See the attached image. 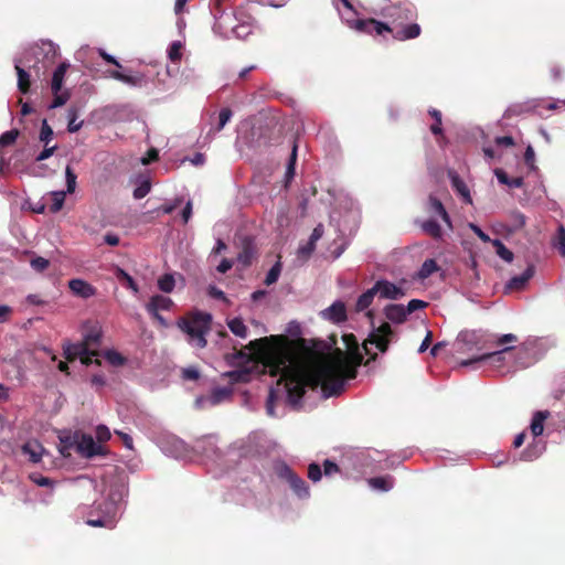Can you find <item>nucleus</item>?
Masks as SVG:
<instances>
[{"mask_svg": "<svg viewBox=\"0 0 565 565\" xmlns=\"http://www.w3.org/2000/svg\"><path fill=\"white\" fill-rule=\"evenodd\" d=\"M77 452L85 458L104 455V448L90 435L82 434L76 443Z\"/></svg>", "mask_w": 565, "mask_h": 565, "instance_id": "obj_7", "label": "nucleus"}, {"mask_svg": "<svg viewBox=\"0 0 565 565\" xmlns=\"http://www.w3.org/2000/svg\"><path fill=\"white\" fill-rule=\"evenodd\" d=\"M121 491H110L108 499L99 503L96 509L100 513L97 519H87L86 523L94 527H113L118 513V502L121 500Z\"/></svg>", "mask_w": 565, "mask_h": 565, "instance_id": "obj_3", "label": "nucleus"}, {"mask_svg": "<svg viewBox=\"0 0 565 565\" xmlns=\"http://www.w3.org/2000/svg\"><path fill=\"white\" fill-rule=\"evenodd\" d=\"M68 287L73 294L86 299L96 294L95 287L82 279H71Z\"/></svg>", "mask_w": 565, "mask_h": 565, "instance_id": "obj_14", "label": "nucleus"}, {"mask_svg": "<svg viewBox=\"0 0 565 565\" xmlns=\"http://www.w3.org/2000/svg\"><path fill=\"white\" fill-rule=\"evenodd\" d=\"M178 328L188 335L190 344L198 349L207 345L206 335L212 329V316L207 312L191 311L177 322Z\"/></svg>", "mask_w": 565, "mask_h": 565, "instance_id": "obj_2", "label": "nucleus"}, {"mask_svg": "<svg viewBox=\"0 0 565 565\" xmlns=\"http://www.w3.org/2000/svg\"><path fill=\"white\" fill-rule=\"evenodd\" d=\"M38 51L43 53L44 57L50 61L54 62V58L57 54L56 47L53 42L51 41H42L40 44L35 46Z\"/></svg>", "mask_w": 565, "mask_h": 565, "instance_id": "obj_32", "label": "nucleus"}, {"mask_svg": "<svg viewBox=\"0 0 565 565\" xmlns=\"http://www.w3.org/2000/svg\"><path fill=\"white\" fill-rule=\"evenodd\" d=\"M427 204H428V212L440 216L441 220L451 230L452 223H451L450 216H449L448 212L446 211L441 201L434 195H429Z\"/></svg>", "mask_w": 565, "mask_h": 565, "instance_id": "obj_15", "label": "nucleus"}, {"mask_svg": "<svg viewBox=\"0 0 565 565\" xmlns=\"http://www.w3.org/2000/svg\"><path fill=\"white\" fill-rule=\"evenodd\" d=\"M428 306V302L420 299H412L407 306L405 307V312L408 315L413 313L416 310L424 309Z\"/></svg>", "mask_w": 565, "mask_h": 565, "instance_id": "obj_53", "label": "nucleus"}, {"mask_svg": "<svg viewBox=\"0 0 565 565\" xmlns=\"http://www.w3.org/2000/svg\"><path fill=\"white\" fill-rule=\"evenodd\" d=\"M174 278L171 274H164L158 279V287L163 292H171L174 289Z\"/></svg>", "mask_w": 565, "mask_h": 565, "instance_id": "obj_38", "label": "nucleus"}, {"mask_svg": "<svg viewBox=\"0 0 565 565\" xmlns=\"http://www.w3.org/2000/svg\"><path fill=\"white\" fill-rule=\"evenodd\" d=\"M96 436L99 443L107 441L110 438V431L106 426H98L96 429Z\"/></svg>", "mask_w": 565, "mask_h": 565, "instance_id": "obj_63", "label": "nucleus"}, {"mask_svg": "<svg viewBox=\"0 0 565 565\" xmlns=\"http://www.w3.org/2000/svg\"><path fill=\"white\" fill-rule=\"evenodd\" d=\"M429 115L435 119L434 124L430 126V131L435 135H441L443 134V127H441V113L438 109H430Z\"/></svg>", "mask_w": 565, "mask_h": 565, "instance_id": "obj_42", "label": "nucleus"}, {"mask_svg": "<svg viewBox=\"0 0 565 565\" xmlns=\"http://www.w3.org/2000/svg\"><path fill=\"white\" fill-rule=\"evenodd\" d=\"M70 64L67 62H62L54 71L51 83L53 94H56L61 90L65 74Z\"/></svg>", "mask_w": 565, "mask_h": 565, "instance_id": "obj_23", "label": "nucleus"}, {"mask_svg": "<svg viewBox=\"0 0 565 565\" xmlns=\"http://www.w3.org/2000/svg\"><path fill=\"white\" fill-rule=\"evenodd\" d=\"M42 446L36 441H28L23 445L22 451L30 456V460L34 463L42 458Z\"/></svg>", "mask_w": 565, "mask_h": 565, "instance_id": "obj_29", "label": "nucleus"}, {"mask_svg": "<svg viewBox=\"0 0 565 565\" xmlns=\"http://www.w3.org/2000/svg\"><path fill=\"white\" fill-rule=\"evenodd\" d=\"M277 476L282 480H286L299 498H307L309 495L308 484L289 466L285 463L279 466L277 469Z\"/></svg>", "mask_w": 565, "mask_h": 565, "instance_id": "obj_6", "label": "nucleus"}, {"mask_svg": "<svg viewBox=\"0 0 565 565\" xmlns=\"http://www.w3.org/2000/svg\"><path fill=\"white\" fill-rule=\"evenodd\" d=\"M322 316L334 323L344 322L347 320L345 305L342 301H335L322 311Z\"/></svg>", "mask_w": 565, "mask_h": 565, "instance_id": "obj_12", "label": "nucleus"}, {"mask_svg": "<svg viewBox=\"0 0 565 565\" xmlns=\"http://www.w3.org/2000/svg\"><path fill=\"white\" fill-rule=\"evenodd\" d=\"M296 160H297V145H294L291 153H290L289 162L287 166V171H286L287 179H291L295 175Z\"/></svg>", "mask_w": 565, "mask_h": 565, "instance_id": "obj_52", "label": "nucleus"}, {"mask_svg": "<svg viewBox=\"0 0 565 565\" xmlns=\"http://www.w3.org/2000/svg\"><path fill=\"white\" fill-rule=\"evenodd\" d=\"M534 274L533 266H529L521 275L512 277L507 287L510 289H522Z\"/></svg>", "mask_w": 565, "mask_h": 565, "instance_id": "obj_25", "label": "nucleus"}, {"mask_svg": "<svg viewBox=\"0 0 565 565\" xmlns=\"http://www.w3.org/2000/svg\"><path fill=\"white\" fill-rule=\"evenodd\" d=\"M343 342L348 354L340 349H335L313 371L294 367L291 352L286 347L267 349L264 353V365L271 375L280 374L277 385L284 384L287 399L294 406L300 403L307 387L312 390L321 387L326 398L338 396L344 390L345 380L355 379L356 367L363 360L354 334H344Z\"/></svg>", "mask_w": 565, "mask_h": 565, "instance_id": "obj_1", "label": "nucleus"}, {"mask_svg": "<svg viewBox=\"0 0 565 565\" xmlns=\"http://www.w3.org/2000/svg\"><path fill=\"white\" fill-rule=\"evenodd\" d=\"M56 149H57V146H52V147H49V145L45 146L44 149L36 156L35 160L36 161L46 160L55 152Z\"/></svg>", "mask_w": 565, "mask_h": 565, "instance_id": "obj_61", "label": "nucleus"}, {"mask_svg": "<svg viewBox=\"0 0 565 565\" xmlns=\"http://www.w3.org/2000/svg\"><path fill=\"white\" fill-rule=\"evenodd\" d=\"M280 273H281V263H280V259H278L273 265V267L269 269V271L267 273L266 278H265V284L267 286L275 284L278 280Z\"/></svg>", "mask_w": 565, "mask_h": 565, "instance_id": "obj_39", "label": "nucleus"}, {"mask_svg": "<svg viewBox=\"0 0 565 565\" xmlns=\"http://www.w3.org/2000/svg\"><path fill=\"white\" fill-rule=\"evenodd\" d=\"M172 305L173 302L170 298L161 295H156L150 298L146 308L149 313H156L159 312V310H169Z\"/></svg>", "mask_w": 565, "mask_h": 565, "instance_id": "obj_19", "label": "nucleus"}, {"mask_svg": "<svg viewBox=\"0 0 565 565\" xmlns=\"http://www.w3.org/2000/svg\"><path fill=\"white\" fill-rule=\"evenodd\" d=\"M551 416L548 411H537L533 414L530 425L531 434L533 437H539L544 431V422Z\"/></svg>", "mask_w": 565, "mask_h": 565, "instance_id": "obj_18", "label": "nucleus"}, {"mask_svg": "<svg viewBox=\"0 0 565 565\" xmlns=\"http://www.w3.org/2000/svg\"><path fill=\"white\" fill-rule=\"evenodd\" d=\"M277 398H278L277 390L270 388L268 397H267V402H266V411L269 416L275 415V405H276Z\"/></svg>", "mask_w": 565, "mask_h": 565, "instance_id": "obj_49", "label": "nucleus"}, {"mask_svg": "<svg viewBox=\"0 0 565 565\" xmlns=\"http://www.w3.org/2000/svg\"><path fill=\"white\" fill-rule=\"evenodd\" d=\"M323 233H324V227L323 225L320 223L318 224L311 235H310V238H309V242H311L312 244L316 245V243L323 236Z\"/></svg>", "mask_w": 565, "mask_h": 565, "instance_id": "obj_62", "label": "nucleus"}, {"mask_svg": "<svg viewBox=\"0 0 565 565\" xmlns=\"http://www.w3.org/2000/svg\"><path fill=\"white\" fill-rule=\"evenodd\" d=\"M54 132L51 126L47 124L46 119L42 120V126L40 130L39 139L40 141L44 142L45 146L50 143V141L53 139Z\"/></svg>", "mask_w": 565, "mask_h": 565, "instance_id": "obj_41", "label": "nucleus"}, {"mask_svg": "<svg viewBox=\"0 0 565 565\" xmlns=\"http://www.w3.org/2000/svg\"><path fill=\"white\" fill-rule=\"evenodd\" d=\"M439 270V266L437 265L436 260L433 258L426 259L418 273V276L420 279H426L429 276H431L434 273Z\"/></svg>", "mask_w": 565, "mask_h": 565, "instance_id": "obj_34", "label": "nucleus"}, {"mask_svg": "<svg viewBox=\"0 0 565 565\" xmlns=\"http://www.w3.org/2000/svg\"><path fill=\"white\" fill-rule=\"evenodd\" d=\"M512 348H504L500 351H495V352H491V353H486V354H482V355H479V356H475L472 359H468V360H462L460 362V365L461 366H469L473 363H478V362H482V361H486V360H491L493 363H501L503 360H504V354L507 352H509Z\"/></svg>", "mask_w": 565, "mask_h": 565, "instance_id": "obj_13", "label": "nucleus"}, {"mask_svg": "<svg viewBox=\"0 0 565 565\" xmlns=\"http://www.w3.org/2000/svg\"><path fill=\"white\" fill-rule=\"evenodd\" d=\"M52 195V204L50 206V211L52 213H57L64 205L66 192L65 191H54L51 193Z\"/></svg>", "mask_w": 565, "mask_h": 565, "instance_id": "obj_37", "label": "nucleus"}, {"mask_svg": "<svg viewBox=\"0 0 565 565\" xmlns=\"http://www.w3.org/2000/svg\"><path fill=\"white\" fill-rule=\"evenodd\" d=\"M458 341L470 348L479 343V335L476 331H463L459 333Z\"/></svg>", "mask_w": 565, "mask_h": 565, "instance_id": "obj_40", "label": "nucleus"}, {"mask_svg": "<svg viewBox=\"0 0 565 565\" xmlns=\"http://www.w3.org/2000/svg\"><path fill=\"white\" fill-rule=\"evenodd\" d=\"M68 98H70V95L67 93L54 94V99L51 104V108H56V107L63 106L67 102Z\"/></svg>", "mask_w": 565, "mask_h": 565, "instance_id": "obj_60", "label": "nucleus"}, {"mask_svg": "<svg viewBox=\"0 0 565 565\" xmlns=\"http://www.w3.org/2000/svg\"><path fill=\"white\" fill-rule=\"evenodd\" d=\"M232 333L236 337L245 339L247 337V328L241 318H234L227 322Z\"/></svg>", "mask_w": 565, "mask_h": 565, "instance_id": "obj_33", "label": "nucleus"}, {"mask_svg": "<svg viewBox=\"0 0 565 565\" xmlns=\"http://www.w3.org/2000/svg\"><path fill=\"white\" fill-rule=\"evenodd\" d=\"M30 265L35 271L42 273L49 268L50 262L44 257L36 256L31 259Z\"/></svg>", "mask_w": 565, "mask_h": 565, "instance_id": "obj_48", "label": "nucleus"}, {"mask_svg": "<svg viewBox=\"0 0 565 565\" xmlns=\"http://www.w3.org/2000/svg\"><path fill=\"white\" fill-rule=\"evenodd\" d=\"M93 356H98V351L96 349H88V348H86V353L81 355L79 360H81V362L84 365H89L92 363L100 365L102 364L100 360L99 359H95L93 361V359H92Z\"/></svg>", "mask_w": 565, "mask_h": 565, "instance_id": "obj_46", "label": "nucleus"}, {"mask_svg": "<svg viewBox=\"0 0 565 565\" xmlns=\"http://www.w3.org/2000/svg\"><path fill=\"white\" fill-rule=\"evenodd\" d=\"M494 174L498 181L502 184H505L510 188H521L523 185V178H509L505 171L502 169H495Z\"/></svg>", "mask_w": 565, "mask_h": 565, "instance_id": "obj_30", "label": "nucleus"}, {"mask_svg": "<svg viewBox=\"0 0 565 565\" xmlns=\"http://www.w3.org/2000/svg\"><path fill=\"white\" fill-rule=\"evenodd\" d=\"M233 394V388L231 386L225 387H216L213 388L211 394L207 396H202L196 399L198 403H207L210 406H215L221 404L224 401L231 398Z\"/></svg>", "mask_w": 565, "mask_h": 565, "instance_id": "obj_10", "label": "nucleus"}, {"mask_svg": "<svg viewBox=\"0 0 565 565\" xmlns=\"http://www.w3.org/2000/svg\"><path fill=\"white\" fill-rule=\"evenodd\" d=\"M469 227L473 231V233L484 243L491 242V238L488 234H486L478 225L470 223Z\"/></svg>", "mask_w": 565, "mask_h": 565, "instance_id": "obj_64", "label": "nucleus"}, {"mask_svg": "<svg viewBox=\"0 0 565 565\" xmlns=\"http://www.w3.org/2000/svg\"><path fill=\"white\" fill-rule=\"evenodd\" d=\"M369 486L379 491H390L394 486V478L390 475L382 477H373L367 480Z\"/></svg>", "mask_w": 565, "mask_h": 565, "instance_id": "obj_24", "label": "nucleus"}, {"mask_svg": "<svg viewBox=\"0 0 565 565\" xmlns=\"http://www.w3.org/2000/svg\"><path fill=\"white\" fill-rule=\"evenodd\" d=\"M257 248L252 237L245 236L242 239V249L237 255V262L244 267L252 265L253 259L256 257Z\"/></svg>", "mask_w": 565, "mask_h": 565, "instance_id": "obj_9", "label": "nucleus"}, {"mask_svg": "<svg viewBox=\"0 0 565 565\" xmlns=\"http://www.w3.org/2000/svg\"><path fill=\"white\" fill-rule=\"evenodd\" d=\"M377 295V291L375 289V286H373L372 288L367 289L365 292H363L359 298H358V301L355 303V310L358 312H361V311H364L365 309H367L373 300H374V297Z\"/></svg>", "mask_w": 565, "mask_h": 565, "instance_id": "obj_28", "label": "nucleus"}, {"mask_svg": "<svg viewBox=\"0 0 565 565\" xmlns=\"http://www.w3.org/2000/svg\"><path fill=\"white\" fill-rule=\"evenodd\" d=\"M200 377V372L195 367H186L182 370V379L186 381H196Z\"/></svg>", "mask_w": 565, "mask_h": 565, "instance_id": "obj_59", "label": "nucleus"}, {"mask_svg": "<svg viewBox=\"0 0 565 565\" xmlns=\"http://www.w3.org/2000/svg\"><path fill=\"white\" fill-rule=\"evenodd\" d=\"M375 289L380 298L397 300L404 297L405 292L401 287H397L395 284L388 280H377L375 284Z\"/></svg>", "mask_w": 565, "mask_h": 565, "instance_id": "obj_8", "label": "nucleus"}, {"mask_svg": "<svg viewBox=\"0 0 565 565\" xmlns=\"http://www.w3.org/2000/svg\"><path fill=\"white\" fill-rule=\"evenodd\" d=\"M315 249L316 245L308 241L306 245L298 248V256L307 259L315 252Z\"/></svg>", "mask_w": 565, "mask_h": 565, "instance_id": "obj_58", "label": "nucleus"}, {"mask_svg": "<svg viewBox=\"0 0 565 565\" xmlns=\"http://www.w3.org/2000/svg\"><path fill=\"white\" fill-rule=\"evenodd\" d=\"M108 74H109V77H111L116 81H119L121 83H125L127 85H130V86H141L142 82H143V76L141 74L128 75V74H124L117 70L109 71Z\"/></svg>", "mask_w": 565, "mask_h": 565, "instance_id": "obj_22", "label": "nucleus"}, {"mask_svg": "<svg viewBox=\"0 0 565 565\" xmlns=\"http://www.w3.org/2000/svg\"><path fill=\"white\" fill-rule=\"evenodd\" d=\"M21 60H15L14 68L18 75V88L22 94H28L31 86L30 74L21 67Z\"/></svg>", "mask_w": 565, "mask_h": 565, "instance_id": "obj_21", "label": "nucleus"}, {"mask_svg": "<svg viewBox=\"0 0 565 565\" xmlns=\"http://www.w3.org/2000/svg\"><path fill=\"white\" fill-rule=\"evenodd\" d=\"M227 376L233 383L247 382L250 373L248 371H232L227 373Z\"/></svg>", "mask_w": 565, "mask_h": 565, "instance_id": "obj_51", "label": "nucleus"}, {"mask_svg": "<svg viewBox=\"0 0 565 565\" xmlns=\"http://www.w3.org/2000/svg\"><path fill=\"white\" fill-rule=\"evenodd\" d=\"M105 358L110 364L115 366L124 365L126 362V359L120 353L114 350H108L105 353Z\"/></svg>", "mask_w": 565, "mask_h": 565, "instance_id": "obj_47", "label": "nucleus"}, {"mask_svg": "<svg viewBox=\"0 0 565 565\" xmlns=\"http://www.w3.org/2000/svg\"><path fill=\"white\" fill-rule=\"evenodd\" d=\"M18 137H19L18 129H11V130L3 132L0 136V147H7V146L13 145Z\"/></svg>", "mask_w": 565, "mask_h": 565, "instance_id": "obj_45", "label": "nucleus"}, {"mask_svg": "<svg viewBox=\"0 0 565 565\" xmlns=\"http://www.w3.org/2000/svg\"><path fill=\"white\" fill-rule=\"evenodd\" d=\"M151 190V185L149 181H143L139 186H137L134 190V198L135 199H142L145 198Z\"/></svg>", "mask_w": 565, "mask_h": 565, "instance_id": "obj_55", "label": "nucleus"}, {"mask_svg": "<svg viewBox=\"0 0 565 565\" xmlns=\"http://www.w3.org/2000/svg\"><path fill=\"white\" fill-rule=\"evenodd\" d=\"M448 177L451 182V186L456 190V192L462 196L466 203L471 204L472 199L470 196V192L463 180L458 175L455 170H448Z\"/></svg>", "mask_w": 565, "mask_h": 565, "instance_id": "obj_16", "label": "nucleus"}, {"mask_svg": "<svg viewBox=\"0 0 565 565\" xmlns=\"http://www.w3.org/2000/svg\"><path fill=\"white\" fill-rule=\"evenodd\" d=\"M420 33V25L417 23H411L393 29L392 38L396 41H406L418 38Z\"/></svg>", "mask_w": 565, "mask_h": 565, "instance_id": "obj_11", "label": "nucleus"}, {"mask_svg": "<svg viewBox=\"0 0 565 565\" xmlns=\"http://www.w3.org/2000/svg\"><path fill=\"white\" fill-rule=\"evenodd\" d=\"M86 353L85 344L81 342L78 343H67L64 345V355L65 359L70 362L79 359L81 355Z\"/></svg>", "mask_w": 565, "mask_h": 565, "instance_id": "obj_27", "label": "nucleus"}, {"mask_svg": "<svg viewBox=\"0 0 565 565\" xmlns=\"http://www.w3.org/2000/svg\"><path fill=\"white\" fill-rule=\"evenodd\" d=\"M385 317L394 323H403L407 319L405 307L403 305L391 303L384 308Z\"/></svg>", "mask_w": 565, "mask_h": 565, "instance_id": "obj_17", "label": "nucleus"}, {"mask_svg": "<svg viewBox=\"0 0 565 565\" xmlns=\"http://www.w3.org/2000/svg\"><path fill=\"white\" fill-rule=\"evenodd\" d=\"M492 245L495 248L498 256H500L503 260L511 263L513 260V253L507 248V246L498 238L492 239Z\"/></svg>", "mask_w": 565, "mask_h": 565, "instance_id": "obj_35", "label": "nucleus"}, {"mask_svg": "<svg viewBox=\"0 0 565 565\" xmlns=\"http://www.w3.org/2000/svg\"><path fill=\"white\" fill-rule=\"evenodd\" d=\"M181 49H182V44L179 41L173 42L170 45L169 51H168V56L172 62H179L181 60V56H182Z\"/></svg>", "mask_w": 565, "mask_h": 565, "instance_id": "obj_50", "label": "nucleus"}, {"mask_svg": "<svg viewBox=\"0 0 565 565\" xmlns=\"http://www.w3.org/2000/svg\"><path fill=\"white\" fill-rule=\"evenodd\" d=\"M232 116H233V113L228 107L222 108L218 114V122H217L216 127L214 128V130L216 132H220L224 128V126L230 121Z\"/></svg>", "mask_w": 565, "mask_h": 565, "instance_id": "obj_44", "label": "nucleus"}, {"mask_svg": "<svg viewBox=\"0 0 565 565\" xmlns=\"http://www.w3.org/2000/svg\"><path fill=\"white\" fill-rule=\"evenodd\" d=\"M394 335V331L388 322H383L380 327L374 328L365 340L363 348L366 354L371 355V360L376 359V353L371 354L369 344L375 345L382 353L386 352L388 344Z\"/></svg>", "mask_w": 565, "mask_h": 565, "instance_id": "obj_4", "label": "nucleus"}, {"mask_svg": "<svg viewBox=\"0 0 565 565\" xmlns=\"http://www.w3.org/2000/svg\"><path fill=\"white\" fill-rule=\"evenodd\" d=\"M77 118H78L77 108H75V107L70 108L68 109V124H67L68 132H76L82 128L83 121H77Z\"/></svg>", "mask_w": 565, "mask_h": 565, "instance_id": "obj_36", "label": "nucleus"}, {"mask_svg": "<svg viewBox=\"0 0 565 565\" xmlns=\"http://www.w3.org/2000/svg\"><path fill=\"white\" fill-rule=\"evenodd\" d=\"M30 479L40 487H52L54 481L49 477H44L41 475H31Z\"/></svg>", "mask_w": 565, "mask_h": 565, "instance_id": "obj_57", "label": "nucleus"}, {"mask_svg": "<svg viewBox=\"0 0 565 565\" xmlns=\"http://www.w3.org/2000/svg\"><path fill=\"white\" fill-rule=\"evenodd\" d=\"M115 276L120 282L125 284V286L131 289L135 294L139 292L138 285L136 284L134 278L122 268L117 267L115 270Z\"/></svg>", "mask_w": 565, "mask_h": 565, "instance_id": "obj_31", "label": "nucleus"}, {"mask_svg": "<svg viewBox=\"0 0 565 565\" xmlns=\"http://www.w3.org/2000/svg\"><path fill=\"white\" fill-rule=\"evenodd\" d=\"M100 339H102V330L97 324H94L84 334L82 343L85 344V348L96 349L100 344Z\"/></svg>", "mask_w": 565, "mask_h": 565, "instance_id": "obj_20", "label": "nucleus"}, {"mask_svg": "<svg viewBox=\"0 0 565 565\" xmlns=\"http://www.w3.org/2000/svg\"><path fill=\"white\" fill-rule=\"evenodd\" d=\"M65 177H66V193H74L75 192V189H76V179H77V175L75 174V172L73 171V169L67 166L66 169H65Z\"/></svg>", "mask_w": 565, "mask_h": 565, "instance_id": "obj_43", "label": "nucleus"}, {"mask_svg": "<svg viewBox=\"0 0 565 565\" xmlns=\"http://www.w3.org/2000/svg\"><path fill=\"white\" fill-rule=\"evenodd\" d=\"M321 477H322L321 467L316 462L310 463L308 467V478L310 480H312L313 482H317L321 479Z\"/></svg>", "mask_w": 565, "mask_h": 565, "instance_id": "obj_54", "label": "nucleus"}, {"mask_svg": "<svg viewBox=\"0 0 565 565\" xmlns=\"http://www.w3.org/2000/svg\"><path fill=\"white\" fill-rule=\"evenodd\" d=\"M347 25L350 29L369 35L385 36V34L392 35L393 33V28H391L387 23L373 18L347 20Z\"/></svg>", "mask_w": 565, "mask_h": 565, "instance_id": "obj_5", "label": "nucleus"}, {"mask_svg": "<svg viewBox=\"0 0 565 565\" xmlns=\"http://www.w3.org/2000/svg\"><path fill=\"white\" fill-rule=\"evenodd\" d=\"M338 472H340V468H339V466L335 462H333V461H331L329 459H326L323 461V473H324V476L330 477V476H333V475H335Z\"/></svg>", "mask_w": 565, "mask_h": 565, "instance_id": "obj_56", "label": "nucleus"}, {"mask_svg": "<svg viewBox=\"0 0 565 565\" xmlns=\"http://www.w3.org/2000/svg\"><path fill=\"white\" fill-rule=\"evenodd\" d=\"M422 231L434 239L443 238V230L436 220L429 218L420 222Z\"/></svg>", "mask_w": 565, "mask_h": 565, "instance_id": "obj_26", "label": "nucleus"}]
</instances>
